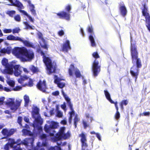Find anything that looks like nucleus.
Wrapping results in <instances>:
<instances>
[{
    "instance_id": "obj_1",
    "label": "nucleus",
    "mask_w": 150,
    "mask_h": 150,
    "mask_svg": "<svg viewBox=\"0 0 150 150\" xmlns=\"http://www.w3.org/2000/svg\"><path fill=\"white\" fill-rule=\"evenodd\" d=\"M48 122L50 123L49 127H47V139H50L52 141L56 142L58 146L61 145L62 142L60 140L62 139H65L69 137L70 135V132L68 131L65 133V128L63 127L60 128L59 132L56 133L54 129L59 127L58 123L53 121L47 122Z\"/></svg>"
},
{
    "instance_id": "obj_18",
    "label": "nucleus",
    "mask_w": 150,
    "mask_h": 150,
    "mask_svg": "<svg viewBox=\"0 0 150 150\" xmlns=\"http://www.w3.org/2000/svg\"><path fill=\"white\" fill-rule=\"evenodd\" d=\"M14 75L17 77L20 76L22 72L20 65H14Z\"/></svg>"
},
{
    "instance_id": "obj_33",
    "label": "nucleus",
    "mask_w": 150,
    "mask_h": 150,
    "mask_svg": "<svg viewBox=\"0 0 150 150\" xmlns=\"http://www.w3.org/2000/svg\"><path fill=\"white\" fill-rule=\"evenodd\" d=\"M70 109L71 110L70 112H69V113L70 114V117L69 118V122L70 123H71V122L72 118V115H74V111L72 107V105H71V107H69Z\"/></svg>"
},
{
    "instance_id": "obj_39",
    "label": "nucleus",
    "mask_w": 150,
    "mask_h": 150,
    "mask_svg": "<svg viewBox=\"0 0 150 150\" xmlns=\"http://www.w3.org/2000/svg\"><path fill=\"white\" fill-rule=\"evenodd\" d=\"M24 99L25 102V104L27 105L29 102V99L28 96L25 95L24 96Z\"/></svg>"
},
{
    "instance_id": "obj_32",
    "label": "nucleus",
    "mask_w": 150,
    "mask_h": 150,
    "mask_svg": "<svg viewBox=\"0 0 150 150\" xmlns=\"http://www.w3.org/2000/svg\"><path fill=\"white\" fill-rule=\"evenodd\" d=\"M40 53L41 55L42 56L43 61L46 66V69H47V57L45 56V53L42 51L41 50Z\"/></svg>"
},
{
    "instance_id": "obj_25",
    "label": "nucleus",
    "mask_w": 150,
    "mask_h": 150,
    "mask_svg": "<svg viewBox=\"0 0 150 150\" xmlns=\"http://www.w3.org/2000/svg\"><path fill=\"white\" fill-rule=\"evenodd\" d=\"M39 109L37 106L34 107L32 109L31 112L32 117H35V116L40 115L39 114Z\"/></svg>"
},
{
    "instance_id": "obj_14",
    "label": "nucleus",
    "mask_w": 150,
    "mask_h": 150,
    "mask_svg": "<svg viewBox=\"0 0 150 150\" xmlns=\"http://www.w3.org/2000/svg\"><path fill=\"white\" fill-rule=\"evenodd\" d=\"M88 30L89 33H91L89 37V39L91 42V45L92 47H95L96 46V44L94 38L92 35V33H93V31L91 26H89L88 27Z\"/></svg>"
},
{
    "instance_id": "obj_43",
    "label": "nucleus",
    "mask_w": 150,
    "mask_h": 150,
    "mask_svg": "<svg viewBox=\"0 0 150 150\" xmlns=\"http://www.w3.org/2000/svg\"><path fill=\"white\" fill-rule=\"evenodd\" d=\"M13 149L12 150H22V149L20 145H16L13 146Z\"/></svg>"
},
{
    "instance_id": "obj_11",
    "label": "nucleus",
    "mask_w": 150,
    "mask_h": 150,
    "mask_svg": "<svg viewBox=\"0 0 150 150\" xmlns=\"http://www.w3.org/2000/svg\"><path fill=\"white\" fill-rule=\"evenodd\" d=\"M86 134L83 132L79 134V136L81 137V140L82 144V150H88L86 149V148L88 146V144L86 143Z\"/></svg>"
},
{
    "instance_id": "obj_58",
    "label": "nucleus",
    "mask_w": 150,
    "mask_h": 150,
    "mask_svg": "<svg viewBox=\"0 0 150 150\" xmlns=\"http://www.w3.org/2000/svg\"><path fill=\"white\" fill-rule=\"evenodd\" d=\"M93 56L95 58H98L99 56L97 52H94L93 54Z\"/></svg>"
},
{
    "instance_id": "obj_53",
    "label": "nucleus",
    "mask_w": 150,
    "mask_h": 150,
    "mask_svg": "<svg viewBox=\"0 0 150 150\" xmlns=\"http://www.w3.org/2000/svg\"><path fill=\"white\" fill-rule=\"evenodd\" d=\"M86 116L87 118L90 119L91 122L93 120V117L90 116L88 113H86Z\"/></svg>"
},
{
    "instance_id": "obj_52",
    "label": "nucleus",
    "mask_w": 150,
    "mask_h": 150,
    "mask_svg": "<svg viewBox=\"0 0 150 150\" xmlns=\"http://www.w3.org/2000/svg\"><path fill=\"white\" fill-rule=\"evenodd\" d=\"M4 32L5 33H9L12 32V30L11 29H5L4 30Z\"/></svg>"
},
{
    "instance_id": "obj_48",
    "label": "nucleus",
    "mask_w": 150,
    "mask_h": 150,
    "mask_svg": "<svg viewBox=\"0 0 150 150\" xmlns=\"http://www.w3.org/2000/svg\"><path fill=\"white\" fill-rule=\"evenodd\" d=\"M83 123L85 129H86V128L89 126L88 124L87 123V122L84 120L83 121Z\"/></svg>"
},
{
    "instance_id": "obj_13",
    "label": "nucleus",
    "mask_w": 150,
    "mask_h": 150,
    "mask_svg": "<svg viewBox=\"0 0 150 150\" xmlns=\"http://www.w3.org/2000/svg\"><path fill=\"white\" fill-rule=\"evenodd\" d=\"M14 66L11 64L5 67V69L3 71L4 73L12 74L13 73V68H14Z\"/></svg>"
},
{
    "instance_id": "obj_57",
    "label": "nucleus",
    "mask_w": 150,
    "mask_h": 150,
    "mask_svg": "<svg viewBox=\"0 0 150 150\" xmlns=\"http://www.w3.org/2000/svg\"><path fill=\"white\" fill-rule=\"evenodd\" d=\"M20 11L24 15L26 16L27 17L29 15L24 10H20Z\"/></svg>"
},
{
    "instance_id": "obj_64",
    "label": "nucleus",
    "mask_w": 150,
    "mask_h": 150,
    "mask_svg": "<svg viewBox=\"0 0 150 150\" xmlns=\"http://www.w3.org/2000/svg\"><path fill=\"white\" fill-rule=\"evenodd\" d=\"M58 34L60 36H62L64 34V32L63 30H61L58 32Z\"/></svg>"
},
{
    "instance_id": "obj_2",
    "label": "nucleus",
    "mask_w": 150,
    "mask_h": 150,
    "mask_svg": "<svg viewBox=\"0 0 150 150\" xmlns=\"http://www.w3.org/2000/svg\"><path fill=\"white\" fill-rule=\"evenodd\" d=\"M131 51L132 62L133 64H135L136 62L137 66L133 65L131 69L130 73L132 76L135 78V81L136 82L139 73L138 69L142 66L141 62L140 59L138 58V53L137 51V47L134 44H132L131 39Z\"/></svg>"
},
{
    "instance_id": "obj_23",
    "label": "nucleus",
    "mask_w": 150,
    "mask_h": 150,
    "mask_svg": "<svg viewBox=\"0 0 150 150\" xmlns=\"http://www.w3.org/2000/svg\"><path fill=\"white\" fill-rule=\"evenodd\" d=\"M34 140V138H25L23 141H22L21 144L25 146H28L30 143L32 144Z\"/></svg>"
},
{
    "instance_id": "obj_49",
    "label": "nucleus",
    "mask_w": 150,
    "mask_h": 150,
    "mask_svg": "<svg viewBox=\"0 0 150 150\" xmlns=\"http://www.w3.org/2000/svg\"><path fill=\"white\" fill-rule=\"evenodd\" d=\"M6 53L8 54H9L11 53V48L9 47H7L6 49Z\"/></svg>"
},
{
    "instance_id": "obj_63",
    "label": "nucleus",
    "mask_w": 150,
    "mask_h": 150,
    "mask_svg": "<svg viewBox=\"0 0 150 150\" xmlns=\"http://www.w3.org/2000/svg\"><path fill=\"white\" fill-rule=\"evenodd\" d=\"M96 136L99 140H101V138L100 134L98 133H96Z\"/></svg>"
},
{
    "instance_id": "obj_55",
    "label": "nucleus",
    "mask_w": 150,
    "mask_h": 150,
    "mask_svg": "<svg viewBox=\"0 0 150 150\" xmlns=\"http://www.w3.org/2000/svg\"><path fill=\"white\" fill-rule=\"evenodd\" d=\"M61 107L62 109L64 110V111L66 110V104L64 102L63 104L61 105Z\"/></svg>"
},
{
    "instance_id": "obj_3",
    "label": "nucleus",
    "mask_w": 150,
    "mask_h": 150,
    "mask_svg": "<svg viewBox=\"0 0 150 150\" xmlns=\"http://www.w3.org/2000/svg\"><path fill=\"white\" fill-rule=\"evenodd\" d=\"M26 48L24 47H16L12 50V53L22 61L23 58L24 57L25 54L27 50Z\"/></svg>"
},
{
    "instance_id": "obj_26",
    "label": "nucleus",
    "mask_w": 150,
    "mask_h": 150,
    "mask_svg": "<svg viewBox=\"0 0 150 150\" xmlns=\"http://www.w3.org/2000/svg\"><path fill=\"white\" fill-rule=\"evenodd\" d=\"M38 35L39 39H40L44 44L42 47L45 49H47V44L45 43V41L43 38L42 34L40 32H39L38 33Z\"/></svg>"
},
{
    "instance_id": "obj_31",
    "label": "nucleus",
    "mask_w": 150,
    "mask_h": 150,
    "mask_svg": "<svg viewBox=\"0 0 150 150\" xmlns=\"http://www.w3.org/2000/svg\"><path fill=\"white\" fill-rule=\"evenodd\" d=\"M105 96L108 100L111 103H114V102L111 98L110 96L109 93L107 90L104 91Z\"/></svg>"
},
{
    "instance_id": "obj_54",
    "label": "nucleus",
    "mask_w": 150,
    "mask_h": 150,
    "mask_svg": "<svg viewBox=\"0 0 150 150\" xmlns=\"http://www.w3.org/2000/svg\"><path fill=\"white\" fill-rule=\"evenodd\" d=\"M33 83L32 80H30L28 83V86L29 87H32L33 86Z\"/></svg>"
},
{
    "instance_id": "obj_4",
    "label": "nucleus",
    "mask_w": 150,
    "mask_h": 150,
    "mask_svg": "<svg viewBox=\"0 0 150 150\" xmlns=\"http://www.w3.org/2000/svg\"><path fill=\"white\" fill-rule=\"evenodd\" d=\"M47 74H51L55 72L57 68L56 62L47 57Z\"/></svg>"
},
{
    "instance_id": "obj_42",
    "label": "nucleus",
    "mask_w": 150,
    "mask_h": 150,
    "mask_svg": "<svg viewBox=\"0 0 150 150\" xmlns=\"http://www.w3.org/2000/svg\"><path fill=\"white\" fill-rule=\"evenodd\" d=\"M20 29L19 27L16 28L12 30V33L13 34L18 33L20 31Z\"/></svg>"
},
{
    "instance_id": "obj_36",
    "label": "nucleus",
    "mask_w": 150,
    "mask_h": 150,
    "mask_svg": "<svg viewBox=\"0 0 150 150\" xmlns=\"http://www.w3.org/2000/svg\"><path fill=\"white\" fill-rule=\"evenodd\" d=\"M56 111L57 116L59 117H62L63 116V113L59 110V107L58 105L56 106Z\"/></svg>"
},
{
    "instance_id": "obj_51",
    "label": "nucleus",
    "mask_w": 150,
    "mask_h": 150,
    "mask_svg": "<svg viewBox=\"0 0 150 150\" xmlns=\"http://www.w3.org/2000/svg\"><path fill=\"white\" fill-rule=\"evenodd\" d=\"M120 113L119 112H116L115 115V118L117 120L120 117Z\"/></svg>"
},
{
    "instance_id": "obj_62",
    "label": "nucleus",
    "mask_w": 150,
    "mask_h": 150,
    "mask_svg": "<svg viewBox=\"0 0 150 150\" xmlns=\"http://www.w3.org/2000/svg\"><path fill=\"white\" fill-rule=\"evenodd\" d=\"M47 135L46 134H43L40 136V138L42 139H43L46 138Z\"/></svg>"
},
{
    "instance_id": "obj_37",
    "label": "nucleus",
    "mask_w": 150,
    "mask_h": 150,
    "mask_svg": "<svg viewBox=\"0 0 150 150\" xmlns=\"http://www.w3.org/2000/svg\"><path fill=\"white\" fill-rule=\"evenodd\" d=\"M128 103V101L127 100H123L120 103V106L121 108L122 109H123V105H127Z\"/></svg>"
},
{
    "instance_id": "obj_17",
    "label": "nucleus",
    "mask_w": 150,
    "mask_h": 150,
    "mask_svg": "<svg viewBox=\"0 0 150 150\" xmlns=\"http://www.w3.org/2000/svg\"><path fill=\"white\" fill-rule=\"evenodd\" d=\"M54 83L57 85L60 88H62L65 86V83L64 82H60V80H61L56 75H54Z\"/></svg>"
},
{
    "instance_id": "obj_16",
    "label": "nucleus",
    "mask_w": 150,
    "mask_h": 150,
    "mask_svg": "<svg viewBox=\"0 0 150 150\" xmlns=\"http://www.w3.org/2000/svg\"><path fill=\"white\" fill-rule=\"evenodd\" d=\"M120 10L121 14L123 16H125L126 15L127 11L125 4L122 2L120 3Z\"/></svg>"
},
{
    "instance_id": "obj_40",
    "label": "nucleus",
    "mask_w": 150,
    "mask_h": 150,
    "mask_svg": "<svg viewBox=\"0 0 150 150\" xmlns=\"http://www.w3.org/2000/svg\"><path fill=\"white\" fill-rule=\"evenodd\" d=\"M79 119L77 115H76L75 117L74 120V125L75 126V128L76 127L77 123L79 121Z\"/></svg>"
},
{
    "instance_id": "obj_45",
    "label": "nucleus",
    "mask_w": 150,
    "mask_h": 150,
    "mask_svg": "<svg viewBox=\"0 0 150 150\" xmlns=\"http://www.w3.org/2000/svg\"><path fill=\"white\" fill-rule=\"evenodd\" d=\"M17 144V142H16V141H15V140L13 139H11V143H10V146L11 147H13V146H14V144Z\"/></svg>"
},
{
    "instance_id": "obj_9",
    "label": "nucleus",
    "mask_w": 150,
    "mask_h": 150,
    "mask_svg": "<svg viewBox=\"0 0 150 150\" xmlns=\"http://www.w3.org/2000/svg\"><path fill=\"white\" fill-rule=\"evenodd\" d=\"M34 53L31 51L27 50L23 58V62L31 61L34 58Z\"/></svg>"
},
{
    "instance_id": "obj_19",
    "label": "nucleus",
    "mask_w": 150,
    "mask_h": 150,
    "mask_svg": "<svg viewBox=\"0 0 150 150\" xmlns=\"http://www.w3.org/2000/svg\"><path fill=\"white\" fill-rule=\"evenodd\" d=\"M11 3L9 6H13L21 8L23 6L22 4L18 0H8Z\"/></svg>"
},
{
    "instance_id": "obj_56",
    "label": "nucleus",
    "mask_w": 150,
    "mask_h": 150,
    "mask_svg": "<svg viewBox=\"0 0 150 150\" xmlns=\"http://www.w3.org/2000/svg\"><path fill=\"white\" fill-rule=\"evenodd\" d=\"M59 92L58 91H57L54 92H53L52 93V95L55 96H57L59 95Z\"/></svg>"
},
{
    "instance_id": "obj_20",
    "label": "nucleus",
    "mask_w": 150,
    "mask_h": 150,
    "mask_svg": "<svg viewBox=\"0 0 150 150\" xmlns=\"http://www.w3.org/2000/svg\"><path fill=\"white\" fill-rule=\"evenodd\" d=\"M19 41L22 42L25 46L35 48V47L33 43L27 40H24L20 38Z\"/></svg>"
},
{
    "instance_id": "obj_41",
    "label": "nucleus",
    "mask_w": 150,
    "mask_h": 150,
    "mask_svg": "<svg viewBox=\"0 0 150 150\" xmlns=\"http://www.w3.org/2000/svg\"><path fill=\"white\" fill-rule=\"evenodd\" d=\"M14 20L16 21L20 22L21 21V18L19 14H17L14 16Z\"/></svg>"
},
{
    "instance_id": "obj_46",
    "label": "nucleus",
    "mask_w": 150,
    "mask_h": 150,
    "mask_svg": "<svg viewBox=\"0 0 150 150\" xmlns=\"http://www.w3.org/2000/svg\"><path fill=\"white\" fill-rule=\"evenodd\" d=\"M49 150H62L61 148L58 146H55L51 148Z\"/></svg>"
},
{
    "instance_id": "obj_22",
    "label": "nucleus",
    "mask_w": 150,
    "mask_h": 150,
    "mask_svg": "<svg viewBox=\"0 0 150 150\" xmlns=\"http://www.w3.org/2000/svg\"><path fill=\"white\" fill-rule=\"evenodd\" d=\"M70 49L69 41L68 40H66L65 43L63 44L62 50L64 52H67L68 50Z\"/></svg>"
},
{
    "instance_id": "obj_28",
    "label": "nucleus",
    "mask_w": 150,
    "mask_h": 150,
    "mask_svg": "<svg viewBox=\"0 0 150 150\" xmlns=\"http://www.w3.org/2000/svg\"><path fill=\"white\" fill-rule=\"evenodd\" d=\"M28 78V77L26 75L23 76H21L20 78L18 79V82L20 84H22L23 83V81Z\"/></svg>"
},
{
    "instance_id": "obj_12",
    "label": "nucleus",
    "mask_w": 150,
    "mask_h": 150,
    "mask_svg": "<svg viewBox=\"0 0 150 150\" xmlns=\"http://www.w3.org/2000/svg\"><path fill=\"white\" fill-rule=\"evenodd\" d=\"M37 88L43 92H46V81L44 80L42 81L40 80L36 85Z\"/></svg>"
},
{
    "instance_id": "obj_59",
    "label": "nucleus",
    "mask_w": 150,
    "mask_h": 150,
    "mask_svg": "<svg viewBox=\"0 0 150 150\" xmlns=\"http://www.w3.org/2000/svg\"><path fill=\"white\" fill-rule=\"evenodd\" d=\"M4 149L6 150H8L9 149V145L8 143L6 144L4 146Z\"/></svg>"
},
{
    "instance_id": "obj_27",
    "label": "nucleus",
    "mask_w": 150,
    "mask_h": 150,
    "mask_svg": "<svg viewBox=\"0 0 150 150\" xmlns=\"http://www.w3.org/2000/svg\"><path fill=\"white\" fill-rule=\"evenodd\" d=\"M20 38L18 37H15L13 35H10L6 37L7 40H9L19 41Z\"/></svg>"
},
{
    "instance_id": "obj_15",
    "label": "nucleus",
    "mask_w": 150,
    "mask_h": 150,
    "mask_svg": "<svg viewBox=\"0 0 150 150\" xmlns=\"http://www.w3.org/2000/svg\"><path fill=\"white\" fill-rule=\"evenodd\" d=\"M142 14L143 16L145 17L146 23V26L150 32V16H149V14L145 10L142 11Z\"/></svg>"
},
{
    "instance_id": "obj_8",
    "label": "nucleus",
    "mask_w": 150,
    "mask_h": 150,
    "mask_svg": "<svg viewBox=\"0 0 150 150\" xmlns=\"http://www.w3.org/2000/svg\"><path fill=\"white\" fill-rule=\"evenodd\" d=\"M99 62L96 60H95L92 66V71L93 76H97L100 71V67L98 66Z\"/></svg>"
},
{
    "instance_id": "obj_61",
    "label": "nucleus",
    "mask_w": 150,
    "mask_h": 150,
    "mask_svg": "<svg viewBox=\"0 0 150 150\" xmlns=\"http://www.w3.org/2000/svg\"><path fill=\"white\" fill-rule=\"evenodd\" d=\"M17 142L16 145H20L21 144L22 141H21L20 139H18L16 141Z\"/></svg>"
},
{
    "instance_id": "obj_47",
    "label": "nucleus",
    "mask_w": 150,
    "mask_h": 150,
    "mask_svg": "<svg viewBox=\"0 0 150 150\" xmlns=\"http://www.w3.org/2000/svg\"><path fill=\"white\" fill-rule=\"evenodd\" d=\"M5 98V97H0V105L3 104Z\"/></svg>"
},
{
    "instance_id": "obj_50",
    "label": "nucleus",
    "mask_w": 150,
    "mask_h": 150,
    "mask_svg": "<svg viewBox=\"0 0 150 150\" xmlns=\"http://www.w3.org/2000/svg\"><path fill=\"white\" fill-rule=\"evenodd\" d=\"M21 89V87L19 86H17L15 88H13V90L14 91H19Z\"/></svg>"
},
{
    "instance_id": "obj_5",
    "label": "nucleus",
    "mask_w": 150,
    "mask_h": 150,
    "mask_svg": "<svg viewBox=\"0 0 150 150\" xmlns=\"http://www.w3.org/2000/svg\"><path fill=\"white\" fill-rule=\"evenodd\" d=\"M21 102L18 100H16V104L13 100L9 101L6 102V105L9 106L10 107V109L14 112L18 107L20 106Z\"/></svg>"
},
{
    "instance_id": "obj_24",
    "label": "nucleus",
    "mask_w": 150,
    "mask_h": 150,
    "mask_svg": "<svg viewBox=\"0 0 150 150\" xmlns=\"http://www.w3.org/2000/svg\"><path fill=\"white\" fill-rule=\"evenodd\" d=\"M61 92L62 95L65 98V100L67 102L68 105L69 107H70L71 108V105H72L70 101V99L69 98V97L67 96V95L65 93L63 89L62 90Z\"/></svg>"
},
{
    "instance_id": "obj_35",
    "label": "nucleus",
    "mask_w": 150,
    "mask_h": 150,
    "mask_svg": "<svg viewBox=\"0 0 150 150\" xmlns=\"http://www.w3.org/2000/svg\"><path fill=\"white\" fill-rule=\"evenodd\" d=\"M6 14L8 15L9 16L11 17H14V15L16 13V12L14 10L7 11Z\"/></svg>"
},
{
    "instance_id": "obj_44",
    "label": "nucleus",
    "mask_w": 150,
    "mask_h": 150,
    "mask_svg": "<svg viewBox=\"0 0 150 150\" xmlns=\"http://www.w3.org/2000/svg\"><path fill=\"white\" fill-rule=\"evenodd\" d=\"M22 120V117L21 116H18V119L17 120V122L19 124V125L22 126V125L21 123V122Z\"/></svg>"
},
{
    "instance_id": "obj_60",
    "label": "nucleus",
    "mask_w": 150,
    "mask_h": 150,
    "mask_svg": "<svg viewBox=\"0 0 150 150\" xmlns=\"http://www.w3.org/2000/svg\"><path fill=\"white\" fill-rule=\"evenodd\" d=\"M8 84L11 86L13 87L15 85V83L13 81H10L9 82Z\"/></svg>"
},
{
    "instance_id": "obj_21",
    "label": "nucleus",
    "mask_w": 150,
    "mask_h": 150,
    "mask_svg": "<svg viewBox=\"0 0 150 150\" xmlns=\"http://www.w3.org/2000/svg\"><path fill=\"white\" fill-rule=\"evenodd\" d=\"M30 6V11L32 14L34 16H35L36 15V13L35 10L34 9L35 6L34 5L32 4L31 1L30 0H26Z\"/></svg>"
},
{
    "instance_id": "obj_10",
    "label": "nucleus",
    "mask_w": 150,
    "mask_h": 150,
    "mask_svg": "<svg viewBox=\"0 0 150 150\" xmlns=\"http://www.w3.org/2000/svg\"><path fill=\"white\" fill-rule=\"evenodd\" d=\"M74 72L77 78H79L81 76V74L80 71L77 69H75L74 66L72 64L71 65L69 69V73L70 76H73V73Z\"/></svg>"
},
{
    "instance_id": "obj_34",
    "label": "nucleus",
    "mask_w": 150,
    "mask_h": 150,
    "mask_svg": "<svg viewBox=\"0 0 150 150\" xmlns=\"http://www.w3.org/2000/svg\"><path fill=\"white\" fill-rule=\"evenodd\" d=\"M25 25V29H34V26H33L30 25L27 22H25L23 23Z\"/></svg>"
},
{
    "instance_id": "obj_30",
    "label": "nucleus",
    "mask_w": 150,
    "mask_h": 150,
    "mask_svg": "<svg viewBox=\"0 0 150 150\" xmlns=\"http://www.w3.org/2000/svg\"><path fill=\"white\" fill-rule=\"evenodd\" d=\"M33 118L35 119V121L37 124L40 125H42V124L43 120L42 119H41L40 115Z\"/></svg>"
},
{
    "instance_id": "obj_7",
    "label": "nucleus",
    "mask_w": 150,
    "mask_h": 150,
    "mask_svg": "<svg viewBox=\"0 0 150 150\" xmlns=\"http://www.w3.org/2000/svg\"><path fill=\"white\" fill-rule=\"evenodd\" d=\"M66 9L69 12L68 13L62 11L57 13V15L60 18H64L67 20L69 21L70 19V15L69 13L71 9V6L69 5L67 6L66 7Z\"/></svg>"
},
{
    "instance_id": "obj_6",
    "label": "nucleus",
    "mask_w": 150,
    "mask_h": 150,
    "mask_svg": "<svg viewBox=\"0 0 150 150\" xmlns=\"http://www.w3.org/2000/svg\"><path fill=\"white\" fill-rule=\"evenodd\" d=\"M16 131V129L14 128H11L8 129L7 128L3 129L1 133L4 136V139H7L13 135Z\"/></svg>"
},
{
    "instance_id": "obj_38",
    "label": "nucleus",
    "mask_w": 150,
    "mask_h": 150,
    "mask_svg": "<svg viewBox=\"0 0 150 150\" xmlns=\"http://www.w3.org/2000/svg\"><path fill=\"white\" fill-rule=\"evenodd\" d=\"M1 63L2 65L5 67L9 64L8 62V59L5 58L2 60Z\"/></svg>"
},
{
    "instance_id": "obj_29",
    "label": "nucleus",
    "mask_w": 150,
    "mask_h": 150,
    "mask_svg": "<svg viewBox=\"0 0 150 150\" xmlns=\"http://www.w3.org/2000/svg\"><path fill=\"white\" fill-rule=\"evenodd\" d=\"M29 69L33 74L37 73L39 72L38 68L33 65H31L29 67Z\"/></svg>"
}]
</instances>
